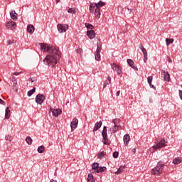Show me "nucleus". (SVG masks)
<instances>
[{
  "mask_svg": "<svg viewBox=\"0 0 182 182\" xmlns=\"http://www.w3.org/2000/svg\"><path fill=\"white\" fill-rule=\"evenodd\" d=\"M120 95V91L117 92V96H119Z\"/></svg>",
  "mask_w": 182,
  "mask_h": 182,
  "instance_id": "obj_50",
  "label": "nucleus"
},
{
  "mask_svg": "<svg viewBox=\"0 0 182 182\" xmlns=\"http://www.w3.org/2000/svg\"><path fill=\"white\" fill-rule=\"evenodd\" d=\"M139 48L141 49V52L144 55V63H146L147 62V59H148V58H147V50H146V48L141 44L139 46Z\"/></svg>",
  "mask_w": 182,
  "mask_h": 182,
  "instance_id": "obj_10",
  "label": "nucleus"
},
{
  "mask_svg": "<svg viewBox=\"0 0 182 182\" xmlns=\"http://www.w3.org/2000/svg\"><path fill=\"white\" fill-rule=\"evenodd\" d=\"M0 105H3V106H5V101L2 100V99L0 98Z\"/></svg>",
  "mask_w": 182,
  "mask_h": 182,
  "instance_id": "obj_44",
  "label": "nucleus"
},
{
  "mask_svg": "<svg viewBox=\"0 0 182 182\" xmlns=\"http://www.w3.org/2000/svg\"><path fill=\"white\" fill-rule=\"evenodd\" d=\"M11 117V109H9V107L6 108V113H5V119H9Z\"/></svg>",
  "mask_w": 182,
  "mask_h": 182,
  "instance_id": "obj_22",
  "label": "nucleus"
},
{
  "mask_svg": "<svg viewBox=\"0 0 182 182\" xmlns=\"http://www.w3.org/2000/svg\"><path fill=\"white\" fill-rule=\"evenodd\" d=\"M103 156H105V154L103 152H100L98 154V159H102V157H103Z\"/></svg>",
  "mask_w": 182,
  "mask_h": 182,
  "instance_id": "obj_42",
  "label": "nucleus"
},
{
  "mask_svg": "<svg viewBox=\"0 0 182 182\" xmlns=\"http://www.w3.org/2000/svg\"><path fill=\"white\" fill-rule=\"evenodd\" d=\"M37 151L38 153H43L45 151V146L43 145L38 146Z\"/></svg>",
  "mask_w": 182,
  "mask_h": 182,
  "instance_id": "obj_30",
  "label": "nucleus"
},
{
  "mask_svg": "<svg viewBox=\"0 0 182 182\" xmlns=\"http://www.w3.org/2000/svg\"><path fill=\"white\" fill-rule=\"evenodd\" d=\"M150 87H151L152 89H156V87L154 85H153L151 82V84H149Z\"/></svg>",
  "mask_w": 182,
  "mask_h": 182,
  "instance_id": "obj_48",
  "label": "nucleus"
},
{
  "mask_svg": "<svg viewBox=\"0 0 182 182\" xmlns=\"http://www.w3.org/2000/svg\"><path fill=\"white\" fill-rule=\"evenodd\" d=\"M119 127H120V125H114L113 129H112L113 133L117 132L119 130Z\"/></svg>",
  "mask_w": 182,
  "mask_h": 182,
  "instance_id": "obj_36",
  "label": "nucleus"
},
{
  "mask_svg": "<svg viewBox=\"0 0 182 182\" xmlns=\"http://www.w3.org/2000/svg\"><path fill=\"white\" fill-rule=\"evenodd\" d=\"M30 80H31V82H35V80H33L32 78H31Z\"/></svg>",
  "mask_w": 182,
  "mask_h": 182,
  "instance_id": "obj_52",
  "label": "nucleus"
},
{
  "mask_svg": "<svg viewBox=\"0 0 182 182\" xmlns=\"http://www.w3.org/2000/svg\"><path fill=\"white\" fill-rule=\"evenodd\" d=\"M50 112H51L53 116H54V117H58L60 114H62V109H53L51 108L50 109Z\"/></svg>",
  "mask_w": 182,
  "mask_h": 182,
  "instance_id": "obj_8",
  "label": "nucleus"
},
{
  "mask_svg": "<svg viewBox=\"0 0 182 182\" xmlns=\"http://www.w3.org/2000/svg\"><path fill=\"white\" fill-rule=\"evenodd\" d=\"M107 171V168H106L105 166L103 167H100L98 168V169L96 171V173H105Z\"/></svg>",
  "mask_w": 182,
  "mask_h": 182,
  "instance_id": "obj_24",
  "label": "nucleus"
},
{
  "mask_svg": "<svg viewBox=\"0 0 182 182\" xmlns=\"http://www.w3.org/2000/svg\"><path fill=\"white\" fill-rule=\"evenodd\" d=\"M50 182H56L55 180H51Z\"/></svg>",
  "mask_w": 182,
  "mask_h": 182,
  "instance_id": "obj_53",
  "label": "nucleus"
},
{
  "mask_svg": "<svg viewBox=\"0 0 182 182\" xmlns=\"http://www.w3.org/2000/svg\"><path fill=\"white\" fill-rule=\"evenodd\" d=\"M6 140H9V141H11V136H6Z\"/></svg>",
  "mask_w": 182,
  "mask_h": 182,
  "instance_id": "obj_49",
  "label": "nucleus"
},
{
  "mask_svg": "<svg viewBox=\"0 0 182 182\" xmlns=\"http://www.w3.org/2000/svg\"><path fill=\"white\" fill-rule=\"evenodd\" d=\"M6 26L8 29H11V31H14V29L16 28V23H15L14 21H10L6 23Z\"/></svg>",
  "mask_w": 182,
  "mask_h": 182,
  "instance_id": "obj_9",
  "label": "nucleus"
},
{
  "mask_svg": "<svg viewBox=\"0 0 182 182\" xmlns=\"http://www.w3.org/2000/svg\"><path fill=\"white\" fill-rule=\"evenodd\" d=\"M87 182H96V181H95V178L93 177V175L92 173L88 174Z\"/></svg>",
  "mask_w": 182,
  "mask_h": 182,
  "instance_id": "obj_27",
  "label": "nucleus"
},
{
  "mask_svg": "<svg viewBox=\"0 0 182 182\" xmlns=\"http://www.w3.org/2000/svg\"><path fill=\"white\" fill-rule=\"evenodd\" d=\"M87 36H88V38H90V39H94V38H95L96 36V33H95V31L91 30L87 31Z\"/></svg>",
  "mask_w": 182,
  "mask_h": 182,
  "instance_id": "obj_15",
  "label": "nucleus"
},
{
  "mask_svg": "<svg viewBox=\"0 0 182 182\" xmlns=\"http://www.w3.org/2000/svg\"><path fill=\"white\" fill-rule=\"evenodd\" d=\"M102 124H103V122L101 121L95 123V125L94 129H93V133H95V132H97V130H99L100 129V127H102Z\"/></svg>",
  "mask_w": 182,
  "mask_h": 182,
  "instance_id": "obj_16",
  "label": "nucleus"
},
{
  "mask_svg": "<svg viewBox=\"0 0 182 182\" xmlns=\"http://www.w3.org/2000/svg\"><path fill=\"white\" fill-rule=\"evenodd\" d=\"M112 156H113L114 159H117V157H119V153L117 151H114L112 154Z\"/></svg>",
  "mask_w": 182,
  "mask_h": 182,
  "instance_id": "obj_40",
  "label": "nucleus"
},
{
  "mask_svg": "<svg viewBox=\"0 0 182 182\" xmlns=\"http://www.w3.org/2000/svg\"><path fill=\"white\" fill-rule=\"evenodd\" d=\"M168 62L169 63H173V60H171V58L168 57Z\"/></svg>",
  "mask_w": 182,
  "mask_h": 182,
  "instance_id": "obj_46",
  "label": "nucleus"
},
{
  "mask_svg": "<svg viewBox=\"0 0 182 182\" xmlns=\"http://www.w3.org/2000/svg\"><path fill=\"white\" fill-rule=\"evenodd\" d=\"M161 74H162V76H163L164 80H166V82L170 81V74H168V72L162 70Z\"/></svg>",
  "mask_w": 182,
  "mask_h": 182,
  "instance_id": "obj_14",
  "label": "nucleus"
},
{
  "mask_svg": "<svg viewBox=\"0 0 182 182\" xmlns=\"http://www.w3.org/2000/svg\"><path fill=\"white\" fill-rule=\"evenodd\" d=\"M85 26H86L87 29H91V31H92V29H93V25H92L90 23H86Z\"/></svg>",
  "mask_w": 182,
  "mask_h": 182,
  "instance_id": "obj_37",
  "label": "nucleus"
},
{
  "mask_svg": "<svg viewBox=\"0 0 182 182\" xmlns=\"http://www.w3.org/2000/svg\"><path fill=\"white\" fill-rule=\"evenodd\" d=\"M26 141L27 144L31 146V144H32V138H31V136H27L26 138Z\"/></svg>",
  "mask_w": 182,
  "mask_h": 182,
  "instance_id": "obj_35",
  "label": "nucleus"
},
{
  "mask_svg": "<svg viewBox=\"0 0 182 182\" xmlns=\"http://www.w3.org/2000/svg\"><path fill=\"white\" fill-rule=\"evenodd\" d=\"M111 83H112V77H108L107 80H105L104 82L103 89H105L106 87V86H107V85H109Z\"/></svg>",
  "mask_w": 182,
  "mask_h": 182,
  "instance_id": "obj_23",
  "label": "nucleus"
},
{
  "mask_svg": "<svg viewBox=\"0 0 182 182\" xmlns=\"http://www.w3.org/2000/svg\"><path fill=\"white\" fill-rule=\"evenodd\" d=\"M41 50H44V52H48L50 55H47L43 62L48 66H51L53 68L56 63H58V58L60 59L61 55L58 49L53 48V46H48L47 43H40Z\"/></svg>",
  "mask_w": 182,
  "mask_h": 182,
  "instance_id": "obj_1",
  "label": "nucleus"
},
{
  "mask_svg": "<svg viewBox=\"0 0 182 182\" xmlns=\"http://www.w3.org/2000/svg\"><path fill=\"white\" fill-rule=\"evenodd\" d=\"M149 85H151V82H153V76H149L147 77Z\"/></svg>",
  "mask_w": 182,
  "mask_h": 182,
  "instance_id": "obj_38",
  "label": "nucleus"
},
{
  "mask_svg": "<svg viewBox=\"0 0 182 182\" xmlns=\"http://www.w3.org/2000/svg\"><path fill=\"white\" fill-rule=\"evenodd\" d=\"M105 5H106L105 2H103L102 1H100L98 3H94V6H95V8H98V9H100V8L105 6Z\"/></svg>",
  "mask_w": 182,
  "mask_h": 182,
  "instance_id": "obj_17",
  "label": "nucleus"
},
{
  "mask_svg": "<svg viewBox=\"0 0 182 182\" xmlns=\"http://www.w3.org/2000/svg\"><path fill=\"white\" fill-rule=\"evenodd\" d=\"M7 43H8V45H14V43H15V40H14V39L9 40L7 41Z\"/></svg>",
  "mask_w": 182,
  "mask_h": 182,
  "instance_id": "obj_39",
  "label": "nucleus"
},
{
  "mask_svg": "<svg viewBox=\"0 0 182 182\" xmlns=\"http://www.w3.org/2000/svg\"><path fill=\"white\" fill-rule=\"evenodd\" d=\"M111 66L114 70H116L118 75H120V73H122V70L120 69V66H119L117 64L112 63L111 64Z\"/></svg>",
  "mask_w": 182,
  "mask_h": 182,
  "instance_id": "obj_12",
  "label": "nucleus"
},
{
  "mask_svg": "<svg viewBox=\"0 0 182 182\" xmlns=\"http://www.w3.org/2000/svg\"><path fill=\"white\" fill-rule=\"evenodd\" d=\"M78 124H79V120L77 118H73V121L70 123V127H71L72 132H73L75 129L77 127Z\"/></svg>",
  "mask_w": 182,
  "mask_h": 182,
  "instance_id": "obj_11",
  "label": "nucleus"
},
{
  "mask_svg": "<svg viewBox=\"0 0 182 182\" xmlns=\"http://www.w3.org/2000/svg\"><path fill=\"white\" fill-rule=\"evenodd\" d=\"M21 73H22V72L14 73L13 75H14V76H18V75H21Z\"/></svg>",
  "mask_w": 182,
  "mask_h": 182,
  "instance_id": "obj_45",
  "label": "nucleus"
},
{
  "mask_svg": "<svg viewBox=\"0 0 182 182\" xmlns=\"http://www.w3.org/2000/svg\"><path fill=\"white\" fill-rule=\"evenodd\" d=\"M114 126H120V120L119 119H114L112 120Z\"/></svg>",
  "mask_w": 182,
  "mask_h": 182,
  "instance_id": "obj_33",
  "label": "nucleus"
},
{
  "mask_svg": "<svg viewBox=\"0 0 182 182\" xmlns=\"http://www.w3.org/2000/svg\"><path fill=\"white\" fill-rule=\"evenodd\" d=\"M10 16L13 21H16L18 19V14L15 11H11L10 12Z\"/></svg>",
  "mask_w": 182,
  "mask_h": 182,
  "instance_id": "obj_18",
  "label": "nucleus"
},
{
  "mask_svg": "<svg viewBox=\"0 0 182 182\" xmlns=\"http://www.w3.org/2000/svg\"><path fill=\"white\" fill-rule=\"evenodd\" d=\"M124 168H126V165L121 166L118 170L115 172V174H120L121 173H123V171H124Z\"/></svg>",
  "mask_w": 182,
  "mask_h": 182,
  "instance_id": "obj_25",
  "label": "nucleus"
},
{
  "mask_svg": "<svg viewBox=\"0 0 182 182\" xmlns=\"http://www.w3.org/2000/svg\"><path fill=\"white\" fill-rule=\"evenodd\" d=\"M129 141H130V135L129 134H125L124 136V143L125 146H128Z\"/></svg>",
  "mask_w": 182,
  "mask_h": 182,
  "instance_id": "obj_20",
  "label": "nucleus"
},
{
  "mask_svg": "<svg viewBox=\"0 0 182 182\" xmlns=\"http://www.w3.org/2000/svg\"><path fill=\"white\" fill-rule=\"evenodd\" d=\"M164 169V164L161 161H159L156 166L151 170V173L155 176H159V174H161V173H163Z\"/></svg>",
  "mask_w": 182,
  "mask_h": 182,
  "instance_id": "obj_2",
  "label": "nucleus"
},
{
  "mask_svg": "<svg viewBox=\"0 0 182 182\" xmlns=\"http://www.w3.org/2000/svg\"><path fill=\"white\" fill-rule=\"evenodd\" d=\"M57 28L58 32L60 33H62L63 32H66V31L69 29V26L68 25L63 26L62 24H58Z\"/></svg>",
  "mask_w": 182,
  "mask_h": 182,
  "instance_id": "obj_7",
  "label": "nucleus"
},
{
  "mask_svg": "<svg viewBox=\"0 0 182 182\" xmlns=\"http://www.w3.org/2000/svg\"><path fill=\"white\" fill-rule=\"evenodd\" d=\"M94 8H96V6H95V3H92L90 5V12H91V14H93L94 11H95Z\"/></svg>",
  "mask_w": 182,
  "mask_h": 182,
  "instance_id": "obj_34",
  "label": "nucleus"
},
{
  "mask_svg": "<svg viewBox=\"0 0 182 182\" xmlns=\"http://www.w3.org/2000/svg\"><path fill=\"white\" fill-rule=\"evenodd\" d=\"M76 52H77V53H80V55H81L82 52H83V50L81 48H78V49H77Z\"/></svg>",
  "mask_w": 182,
  "mask_h": 182,
  "instance_id": "obj_43",
  "label": "nucleus"
},
{
  "mask_svg": "<svg viewBox=\"0 0 182 182\" xmlns=\"http://www.w3.org/2000/svg\"><path fill=\"white\" fill-rule=\"evenodd\" d=\"M100 52H102V44L97 43V50L95 53V59L97 60V62L100 61Z\"/></svg>",
  "mask_w": 182,
  "mask_h": 182,
  "instance_id": "obj_4",
  "label": "nucleus"
},
{
  "mask_svg": "<svg viewBox=\"0 0 182 182\" xmlns=\"http://www.w3.org/2000/svg\"><path fill=\"white\" fill-rule=\"evenodd\" d=\"M102 136L103 137L102 143L104 144H106L107 146H109V144H110V142L109 141V138L107 137V127H103Z\"/></svg>",
  "mask_w": 182,
  "mask_h": 182,
  "instance_id": "obj_3",
  "label": "nucleus"
},
{
  "mask_svg": "<svg viewBox=\"0 0 182 182\" xmlns=\"http://www.w3.org/2000/svg\"><path fill=\"white\" fill-rule=\"evenodd\" d=\"M166 139H161L160 142L157 143L156 145L153 146L154 150H158V149H163V147H166Z\"/></svg>",
  "mask_w": 182,
  "mask_h": 182,
  "instance_id": "obj_5",
  "label": "nucleus"
},
{
  "mask_svg": "<svg viewBox=\"0 0 182 182\" xmlns=\"http://www.w3.org/2000/svg\"><path fill=\"white\" fill-rule=\"evenodd\" d=\"M27 32H28V33H33V32H35V26L32 24H29L27 26Z\"/></svg>",
  "mask_w": 182,
  "mask_h": 182,
  "instance_id": "obj_19",
  "label": "nucleus"
},
{
  "mask_svg": "<svg viewBox=\"0 0 182 182\" xmlns=\"http://www.w3.org/2000/svg\"><path fill=\"white\" fill-rule=\"evenodd\" d=\"M173 42H174V39L166 38V43L167 46H168V45H170V43H173Z\"/></svg>",
  "mask_w": 182,
  "mask_h": 182,
  "instance_id": "obj_32",
  "label": "nucleus"
},
{
  "mask_svg": "<svg viewBox=\"0 0 182 182\" xmlns=\"http://www.w3.org/2000/svg\"><path fill=\"white\" fill-rule=\"evenodd\" d=\"M45 101V96L42 94H38L36 97V102L38 103V105H42L43 102Z\"/></svg>",
  "mask_w": 182,
  "mask_h": 182,
  "instance_id": "obj_6",
  "label": "nucleus"
},
{
  "mask_svg": "<svg viewBox=\"0 0 182 182\" xmlns=\"http://www.w3.org/2000/svg\"><path fill=\"white\" fill-rule=\"evenodd\" d=\"M132 151H136V149L134 148V149H132Z\"/></svg>",
  "mask_w": 182,
  "mask_h": 182,
  "instance_id": "obj_54",
  "label": "nucleus"
},
{
  "mask_svg": "<svg viewBox=\"0 0 182 182\" xmlns=\"http://www.w3.org/2000/svg\"><path fill=\"white\" fill-rule=\"evenodd\" d=\"M35 92H36V88H35V87H33L32 90H29L27 92L28 97H31V96H32V95H33L35 93Z\"/></svg>",
  "mask_w": 182,
  "mask_h": 182,
  "instance_id": "obj_29",
  "label": "nucleus"
},
{
  "mask_svg": "<svg viewBox=\"0 0 182 182\" xmlns=\"http://www.w3.org/2000/svg\"><path fill=\"white\" fill-rule=\"evenodd\" d=\"M68 14H75V9L71 8L68 10Z\"/></svg>",
  "mask_w": 182,
  "mask_h": 182,
  "instance_id": "obj_41",
  "label": "nucleus"
},
{
  "mask_svg": "<svg viewBox=\"0 0 182 182\" xmlns=\"http://www.w3.org/2000/svg\"><path fill=\"white\" fill-rule=\"evenodd\" d=\"M180 163H181V159L180 158H175L173 160V164H180Z\"/></svg>",
  "mask_w": 182,
  "mask_h": 182,
  "instance_id": "obj_31",
  "label": "nucleus"
},
{
  "mask_svg": "<svg viewBox=\"0 0 182 182\" xmlns=\"http://www.w3.org/2000/svg\"><path fill=\"white\" fill-rule=\"evenodd\" d=\"M179 97L181 100H182V90H179Z\"/></svg>",
  "mask_w": 182,
  "mask_h": 182,
  "instance_id": "obj_47",
  "label": "nucleus"
},
{
  "mask_svg": "<svg viewBox=\"0 0 182 182\" xmlns=\"http://www.w3.org/2000/svg\"><path fill=\"white\" fill-rule=\"evenodd\" d=\"M12 82L13 87H14L16 90H18V80H16V77H12Z\"/></svg>",
  "mask_w": 182,
  "mask_h": 182,
  "instance_id": "obj_21",
  "label": "nucleus"
},
{
  "mask_svg": "<svg viewBox=\"0 0 182 182\" xmlns=\"http://www.w3.org/2000/svg\"><path fill=\"white\" fill-rule=\"evenodd\" d=\"M92 170H95L96 171H97V170L99 169V163L97 162H95L92 164Z\"/></svg>",
  "mask_w": 182,
  "mask_h": 182,
  "instance_id": "obj_28",
  "label": "nucleus"
},
{
  "mask_svg": "<svg viewBox=\"0 0 182 182\" xmlns=\"http://www.w3.org/2000/svg\"><path fill=\"white\" fill-rule=\"evenodd\" d=\"M127 62L129 65V66H130V68H132V69H134V70H139V69L137 68V67L134 66V62L133 61V60L132 59H127Z\"/></svg>",
  "mask_w": 182,
  "mask_h": 182,
  "instance_id": "obj_13",
  "label": "nucleus"
},
{
  "mask_svg": "<svg viewBox=\"0 0 182 182\" xmlns=\"http://www.w3.org/2000/svg\"><path fill=\"white\" fill-rule=\"evenodd\" d=\"M95 17L97 18V19H99V18H100V9H99V8L95 9Z\"/></svg>",
  "mask_w": 182,
  "mask_h": 182,
  "instance_id": "obj_26",
  "label": "nucleus"
},
{
  "mask_svg": "<svg viewBox=\"0 0 182 182\" xmlns=\"http://www.w3.org/2000/svg\"><path fill=\"white\" fill-rule=\"evenodd\" d=\"M57 4H59L60 2V0H55Z\"/></svg>",
  "mask_w": 182,
  "mask_h": 182,
  "instance_id": "obj_51",
  "label": "nucleus"
}]
</instances>
